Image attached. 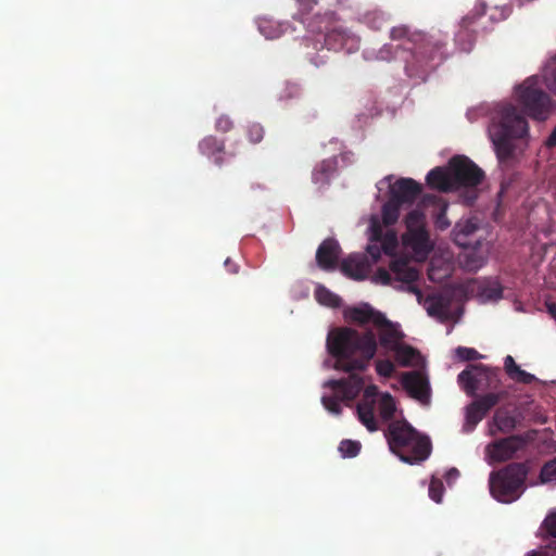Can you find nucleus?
I'll use <instances>...</instances> for the list:
<instances>
[{
    "mask_svg": "<svg viewBox=\"0 0 556 556\" xmlns=\"http://www.w3.org/2000/svg\"><path fill=\"white\" fill-rule=\"evenodd\" d=\"M327 350L336 358V369L350 372L348 378L331 379L324 384L333 390L334 395L323 396V405L328 412L340 415L342 412L340 402H352L364 389L363 377L353 371L365 370L375 356L376 334L372 330L361 333L348 327L336 328L327 336Z\"/></svg>",
    "mask_w": 556,
    "mask_h": 556,
    "instance_id": "f257e3e1",
    "label": "nucleus"
},
{
    "mask_svg": "<svg viewBox=\"0 0 556 556\" xmlns=\"http://www.w3.org/2000/svg\"><path fill=\"white\" fill-rule=\"evenodd\" d=\"M390 37L397 43H386L378 51L377 58L381 61L400 58L405 62L409 77L425 80L447 58V35L441 31L410 33L406 26H396L391 29Z\"/></svg>",
    "mask_w": 556,
    "mask_h": 556,
    "instance_id": "f03ea898",
    "label": "nucleus"
},
{
    "mask_svg": "<svg viewBox=\"0 0 556 556\" xmlns=\"http://www.w3.org/2000/svg\"><path fill=\"white\" fill-rule=\"evenodd\" d=\"M529 132L527 118L518 109L507 102L496 104L491 112L489 136L500 162L514 155L513 139H521Z\"/></svg>",
    "mask_w": 556,
    "mask_h": 556,
    "instance_id": "7ed1b4c3",
    "label": "nucleus"
},
{
    "mask_svg": "<svg viewBox=\"0 0 556 556\" xmlns=\"http://www.w3.org/2000/svg\"><path fill=\"white\" fill-rule=\"evenodd\" d=\"M484 177V172L468 156L455 155L450 159L445 168L438 166L431 169L426 181L432 189L448 192L459 188H476Z\"/></svg>",
    "mask_w": 556,
    "mask_h": 556,
    "instance_id": "20e7f679",
    "label": "nucleus"
},
{
    "mask_svg": "<svg viewBox=\"0 0 556 556\" xmlns=\"http://www.w3.org/2000/svg\"><path fill=\"white\" fill-rule=\"evenodd\" d=\"M386 437L390 450L407 464L424 462L431 453L430 440L420 435L406 421L391 422Z\"/></svg>",
    "mask_w": 556,
    "mask_h": 556,
    "instance_id": "39448f33",
    "label": "nucleus"
},
{
    "mask_svg": "<svg viewBox=\"0 0 556 556\" xmlns=\"http://www.w3.org/2000/svg\"><path fill=\"white\" fill-rule=\"evenodd\" d=\"M530 472L529 462H513L489 477L491 495L501 503L509 504L517 501L526 491V481Z\"/></svg>",
    "mask_w": 556,
    "mask_h": 556,
    "instance_id": "423d86ee",
    "label": "nucleus"
},
{
    "mask_svg": "<svg viewBox=\"0 0 556 556\" xmlns=\"http://www.w3.org/2000/svg\"><path fill=\"white\" fill-rule=\"evenodd\" d=\"M516 100L528 116L544 121L551 111V98L540 88L539 79L534 76L527 78L515 89Z\"/></svg>",
    "mask_w": 556,
    "mask_h": 556,
    "instance_id": "0eeeda50",
    "label": "nucleus"
},
{
    "mask_svg": "<svg viewBox=\"0 0 556 556\" xmlns=\"http://www.w3.org/2000/svg\"><path fill=\"white\" fill-rule=\"evenodd\" d=\"M405 225L404 244L416 255L427 257L433 250V243L427 229L425 214L418 208L410 211L405 217Z\"/></svg>",
    "mask_w": 556,
    "mask_h": 556,
    "instance_id": "6e6552de",
    "label": "nucleus"
},
{
    "mask_svg": "<svg viewBox=\"0 0 556 556\" xmlns=\"http://www.w3.org/2000/svg\"><path fill=\"white\" fill-rule=\"evenodd\" d=\"M389 267L390 270L382 267L378 268L374 276V280L381 285L389 286L392 283L393 275L395 281L402 282L406 286L405 288H401L402 290H406L416 295L421 294L420 289L416 285V281L420 277V273L416 267L410 265L408 260L395 258L391 261Z\"/></svg>",
    "mask_w": 556,
    "mask_h": 556,
    "instance_id": "1a4fd4ad",
    "label": "nucleus"
},
{
    "mask_svg": "<svg viewBox=\"0 0 556 556\" xmlns=\"http://www.w3.org/2000/svg\"><path fill=\"white\" fill-rule=\"evenodd\" d=\"M538 437V431L532 429L520 434H511L490 443L486 447L490 457L497 463H504L517 457L519 452L532 443Z\"/></svg>",
    "mask_w": 556,
    "mask_h": 556,
    "instance_id": "9d476101",
    "label": "nucleus"
},
{
    "mask_svg": "<svg viewBox=\"0 0 556 556\" xmlns=\"http://www.w3.org/2000/svg\"><path fill=\"white\" fill-rule=\"evenodd\" d=\"M501 369L491 368L483 364L470 365L458 375V382L463 384L468 395H475L483 386L497 388L501 383Z\"/></svg>",
    "mask_w": 556,
    "mask_h": 556,
    "instance_id": "9b49d317",
    "label": "nucleus"
},
{
    "mask_svg": "<svg viewBox=\"0 0 556 556\" xmlns=\"http://www.w3.org/2000/svg\"><path fill=\"white\" fill-rule=\"evenodd\" d=\"M325 46L328 50L352 53L358 50L359 39L342 26H333L325 34Z\"/></svg>",
    "mask_w": 556,
    "mask_h": 556,
    "instance_id": "f8f14e48",
    "label": "nucleus"
},
{
    "mask_svg": "<svg viewBox=\"0 0 556 556\" xmlns=\"http://www.w3.org/2000/svg\"><path fill=\"white\" fill-rule=\"evenodd\" d=\"M377 396L378 388L374 384L368 386L364 389L363 397L356 405L358 420L370 432L378 430V424L375 417Z\"/></svg>",
    "mask_w": 556,
    "mask_h": 556,
    "instance_id": "ddd939ff",
    "label": "nucleus"
},
{
    "mask_svg": "<svg viewBox=\"0 0 556 556\" xmlns=\"http://www.w3.org/2000/svg\"><path fill=\"white\" fill-rule=\"evenodd\" d=\"M421 192L422 186L413 178H400L390 186V199L400 205L413 204Z\"/></svg>",
    "mask_w": 556,
    "mask_h": 556,
    "instance_id": "4468645a",
    "label": "nucleus"
},
{
    "mask_svg": "<svg viewBox=\"0 0 556 556\" xmlns=\"http://www.w3.org/2000/svg\"><path fill=\"white\" fill-rule=\"evenodd\" d=\"M402 386L408 394L422 404L430 401V387L427 378L419 371L405 372L402 376Z\"/></svg>",
    "mask_w": 556,
    "mask_h": 556,
    "instance_id": "2eb2a0df",
    "label": "nucleus"
},
{
    "mask_svg": "<svg viewBox=\"0 0 556 556\" xmlns=\"http://www.w3.org/2000/svg\"><path fill=\"white\" fill-rule=\"evenodd\" d=\"M341 253L339 242L333 238H327L316 251V263L324 270H333L338 266Z\"/></svg>",
    "mask_w": 556,
    "mask_h": 556,
    "instance_id": "dca6fc26",
    "label": "nucleus"
},
{
    "mask_svg": "<svg viewBox=\"0 0 556 556\" xmlns=\"http://www.w3.org/2000/svg\"><path fill=\"white\" fill-rule=\"evenodd\" d=\"M370 241L379 242L382 251L392 255L397 248V237L392 230L383 231L381 223L377 218H372L370 222Z\"/></svg>",
    "mask_w": 556,
    "mask_h": 556,
    "instance_id": "f3484780",
    "label": "nucleus"
},
{
    "mask_svg": "<svg viewBox=\"0 0 556 556\" xmlns=\"http://www.w3.org/2000/svg\"><path fill=\"white\" fill-rule=\"evenodd\" d=\"M199 151L202 155L212 159L218 167L224 165L225 142L215 136H206L199 142Z\"/></svg>",
    "mask_w": 556,
    "mask_h": 556,
    "instance_id": "a211bd4d",
    "label": "nucleus"
},
{
    "mask_svg": "<svg viewBox=\"0 0 556 556\" xmlns=\"http://www.w3.org/2000/svg\"><path fill=\"white\" fill-rule=\"evenodd\" d=\"M346 317L358 325L371 323L374 326L384 320V314L372 308L369 304L364 303L359 306L351 307L346 312Z\"/></svg>",
    "mask_w": 556,
    "mask_h": 556,
    "instance_id": "6ab92c4d",
    "label": "nucleus"
},
{
    "mask_svg": "<svg viewBox=\"0 0 556 556\" xmlns=\"http://www.w3.org/2000/svg\"><path fill=\"white\" fill-rule=\"evenodd\" d=\"M375 327L378 328L379 341L383 348L392 350L401 343L403 333L399 330L397 325L390 321L386 316L384 320L376 324Z\"/></svg>",
    "mask_w": 556,
    "mask_h": 556,
    "instance_id": "aec40b11",
    "label": "nucleus"
},
{
    "mask_svg": "<svg viewBox=\"0 0 556 556\" xmlns=\"http://www.w3.org/2000/svg\"><path fill=\"white\" fill-rule=\"evenodd\" d=\"M427 313L429 316L437 318L441 323H445L451 319V299L438 294L429 296L427 300Z\"/></svg>",
    "mask_w": 556,
    "mask_h": 556,
    "instance_id": "412c9836",
    "label": "nucleus"
},
{
    "mask_svg": "<svg viewBox=\"0 0 556 556\" xmlns=\"http://www.w3.org/2000/svg\"><path fill=\"white\" fill-rule=\"evenodd\" d=\"M478 228V224L471 218L457 222L452 231L453 241L458 247L469 248L471 245L470 237Z\"/></svg>",
    "mask_w": 556,
    "mask_h": 556,
    "instance_id": "4be33fe9",
    "label": "nucleus"
},
{
    "mask_svg": "<svg viewBox=\"0 0 556 556\" xmlns=\"http://www.w3.org/2000/svg\"><path fill=\"white\" fill-rule=\"evenodd\" d=\"M338 167L337 157H329L318 163L312 173V180L320 187L327 186Z\"/></svg>",
    "mask_w": 556,
    "mask_h": 556,
    "instance_id": "5701e85b",
    "label": "nucleus"
},
{
    "mask_svg": "<svg viewBox=\"0 0 556 556\" xmlns=\"http://www.w3.org/2000/svg\"><path fill=\"white\" fill-rule=\"evenodd\" d=\"M341 270L348 277L362 280L366 276L367 262L364 256L350 255L342 261Z\"/></svg>",
    "mask_w": 556,
    "mask_h": 556,
    "instance_id": "b1692460",
    "label": "nucleus"
},
{
    "mask_svg": "<svg viewBox=\"0 0 556 556\" xmlns=\"http://www.w3.org/2000/svg\"><path fill=\"white\" fill-rule=\"evenodd\" d=\"M493 420L500 432L510 433L520 425L521 416L500 408L495 412Z\"/></svg>",
    "mask_w": 556,
    "mask_h": 556,
    "instance_id": "393cba45",
    "label": "nucleus"
},
{
    "mask_svg": "<svg viewBox=\"0 0 556 556\" xmlns=\"http://www.w3.org/2000/svg\"><path fill=\"white\" fill-rule=\"evenodd\" d=\"M504 369L507 376L518 383L531 384L536 380L535 376L521 369L515 362L514 357L507 355L504 359Z\"/></svg>",
    "mask_w": 556,
    "mask_h": 556,
    "instance_id": "a878e982",
    "label": "nucleus"
},
{
    "mask_svg": "<svg viewBox=\"0 0 556 556\" xmlns=\"http://www.w3.org/2000/svg\"><path fill=\"white\" fill-rule=\"evenodd\" d=\"M425 203H432L435 206V214H434V226L437 229L443 231L446 230L451 226V222L448 220L446 216L447 211V203L444 202L442 199L435 197V195H426L424 198Z\"/></svg>",
    "mask_w": 556,
    "mask_h": 556,
    "instance_id": "bb28decb",
    "label": "nucleus"
},
{
    "mask_svg": "<svg viewBox=\"0 0 556 556\" xmlns=\"http://www.w3.org/2000/svg\"><path fill=\"white\" fill-rule=\"evenodd\" d=\"M395 353V358L402 366H409L418 356V351L410 345L399 344L392 349Z\"/></svg>",
    "mask_w": 556,
    "mask_h": 556,
    "instance_id": "cd10ccee",
    "label": "nucleus"
},
{
    "mask_svg": "<svg viewBox=\"0 0 556 556\" xmlns=\"http://www.w3.org/2000/svg\"><path fill=\"white\" fill-rule=\"evenodd\" d=\"M402 205L389 198L382 206V223L384 226L394 225L400 216V208Z\"/></svg>",
    "mask_w": 556,
    "mask_h": 556,
    "instance_id": "c85d7f7f",
    "label": "nucleus"
},
{
    "mask_svg": "<svg viewBox=\"0 0 556 556\" xmlns=\"http://www.w3.org/2000/svg\"><path fill=\"white\" fill-rule=\"evenodd\" d=\"M378 409L382 420L388 421L393 418L396 407L391 394L383 393L380 396Z\"/></svg>",
    "mask_w": 556,
    "mask_h": 556,
    "instance_id": "c756f323",
    "label": "nucleus"
},
{
    "mask_svg": "<svg viewBox=\"0 0 556 556\" xmlns=\"http://www.w3.org/2000/svg\"><path fill=\"white\" fill-rule=\"evenodd\" d=\"M505 395V392L500 393H486L480 397H478L476 401H473V404L476 407H478L480 410H482V414H485L493 408L501 399Z\"/></svg>",
    "mask_w": 556,
    "mask_h": 556,
    "instance_id": "7c9ffc66",
    "label": "nucleus"
},
{
    "mask_svg": "<svg viewBox=\"0 0 556 556\" xmlns=\"http://www.w3.org/2000/svg\"><path fill=\"white\" fill-rule=\"evenodd\" d=\"M315 296L320 304L329 307H338L341 303V299L324 286L317 287Z\"/></svg>",
    "mask_w": 556,
    "mask_h": 556,
    "instance_id": "2f4dec72",
    "label": "nucleus"
},
{
    "mask_svg": "<svg viewBox=\"0 0 556 556\" xmlns=\"http://www.w3.org/2000/svg\"><path fill=\"white\" fill-rule=\"evenodd\" d=\"M484 416L485 414H482V410L476 407L473 402L468 405L466 412V422L464 426L465 431H472L475 427L484 418Z\"/></svg>",
    "mask_w": 556,
    "mask_h": 556,
    "instance_id": "473e14b6",
    "label": "nucleus"
},
{
    "mask_svg": "<svg viewBox=\"0 0 556 556\" xmlns=\"http://www.w3.org/2000/svg\"><path fill=\"white\" fill-rule=\"evenodd\" d=\"M539 479L543 484H556V456L544 463L540 470Z\"/></svg>",
    "mask_w": 556,
    "mask_h": 556,
    "instance_id": "72a5a7b5",
    "label": "nucleus"
},
{
    "mask_svg": "<svg viewBox=\"0 0 556 556\" xmlns=\"http://www.w3.org/2000/svg\"><path fill=\"white\" fill-rule=\"evenodd\" d=\"M545 84L549 90L556 93V58L549 60L544 70Z\"/></svg>",
    "mask_w": 556,
    "mask_h": 556,
    "instance_id": "f704fd0d",
    "label": "nucleus"
},
{
    "mask_svg": "<svg viewBox=\"0 0 556 556\" xmlns=\"http://www.w3.org/2000/svg\"><path fill=\"white\" fill-rule=\"evenodd\" d=\"M481 293L488 300L497 301L503 296V287L498 281H492L482 288Z\"/></svg>",
    "mask_w": 556,
    "mask_h": 556,
    "instance_id": "c9c22d12",
    "label": "nucleus"
},
{
    "mask_svg": "<svg viewBox=\"0 0 556 556\" xmlns=\"http://www.w3.org/2000/svg\"><path fill=\"white\" fill-rule=\"evenodd\" d=\"M339 451L343 457H355L361 451L358 441L343 440L339 445Z\"/></svg>",
    "mask_w": 556,
    "mask_h": 556,
    "instance_id": "e433bc0d",
    "label": "nucleus"
},
{
    "mask_svg": "<svg viewBox=\"0 0 556 556\" xmlns=\"http://www.w3.org/2000/svg\"><path fill=\"white\" fill-rule=\"evenodd\" d=\"M444 493V485L440 479L432 478L429 484V496L435 503H441Z\"/></svg>",
    "mask_w": 556,
    "mask_h": 556,
    "instance_id": "4c0bfd02",
    "label": "nucleus"
},
{
    "mask_svg": "<svg viewBox=\"0 0 556 556\" xmlns=\"http://www.w3.org/2000/svg\"><path fill=\"white\" fill-rule=\"evenodd\" d=\"M486 4L485 2L481 1L476 4L475 13L467 14L462 20V27L465 29H468L469 26H471L477 16H482L485 13Z\"/></svg>",
    "mask_w": 556,
    "mask_h": 556,
    "instance_id": "58836bf2",
    "label": "nucleus"
},
{
    "mask_svg": "<svg viewBox=\"0 0 556 556\" xmlns=\"http://www.w3.org/2000/svg\"><path fill=\"white\" fill-rule=\"evenodd\" d=\"M542 530L547 536L556 539V509L546 515L542 522Z\"/></svg>",
    "mask_w": 556,
    "mask_h": 556,
    "instance_id": "ea45409f",
    "label": "nucleus"
},
{
    "mask_svg": "<svg viewBox=\"0 0 556 556\" xmlns=\"http://www.w3.org/2000/svg\"><path fill=\"white\" fill-rule=\"evenodd\" d=\"M247 135L252 143H258L264 137V128L258 123H251L247 127Z\"/></svg>",
    "mask_w": 556,
    "mask_h": 556,
    "instance_id": "a19ab883",
    "label": "nucleus"
},
{
    "mask_svg": "<svg viewBox=\"0 0 556 556\" xmlns=\"http://www.w3.org/2000/svg\"><path fill=\"white\" fill-rule=\"evenodd\" d=\"M395 370L393 363L389 359H378L376 362V371L379 376L390 378Z\"/></svg>",
    "mask_w": 556,
    "mask_h": 556,
    "instance_id": "79ce46f5",
    "label": "nucleus"
},
{
    "mask_svg": "<svg viewBox=\"0 0 556 556\" xmlns=\"http://www.w3.org/2000/svg\"><path fill=\"white\" fill-rule=\"evenodd\" d=\"M456 355L462 361H475L482 357L477 350L466 346H458L456 349Z\"/></svg>",
    "mask_w": 556,
    "mask_h": 556,
    "instance_id": "37998d69",
    "label": "nucleus"
},
{
    "mask_svg": "<svg viewBox=\"0 0 556 556\" xmlns=\"http://www.w3.org/2000/svg\"><path fill=\"white\" fill-rule=\"evenodd\" d=\"M233 123L227 115H220L215 123V128L220 132H228L232 129Z\"/></svg>",
    "mask_w": 556,
    "mask_h": 556,
    "instance_id": "c03bdc74",
    "label": "nucleus"
},
{
    "mask_svg": "<svg viewBox=\"0 0 556 556\" xmlns=\"http://www.w3.org/2000/svg\"><path fill=\"white\" fill-rule=\"evenodd\" d=\"M366 21L371 25L372 28L379 29L383 24V14L378 12H370L365 15Z\"/></svg>",
    "mask_w": 556,
    "mask_h": 556,
    "instance_id": "a18cd8bd",
    "label": "nucleus"
},
{
    "mask_svg": "<svg viewBox=\"0 0 556 556\" xmlns=\"http://www.w3.org/2000/svg\"><path fill=\"white\" fill-rule=\"evenodd\" d=\"M528 556H556V541L549 543L540 551H533Z\"/></svg>",
    "mask_w": 556,
    "mask_h": 556,
    "instance_id": "49530a36",
    "label": "nucleus"
},
{
    "mask_svg": "<svg viewBox=\"0 0 556 556\" xmlns=\"http://www.w3.org/2000/svg\"><path fill=\"white\" fill-rule=\"evenodd\" d=\"M299 2V10L301 11V14H307L311 12L313 7L318 3V0H298Z\"/></svg>",
    "mask_w": 556,
    "mask_h": 556,
    "instance_id": "de8ad7c7",
    "label": "nucleus"
},
{
    "mask_svg": "<svg viewBox=\"0 0 556 556\" xmlns=\"http://www.w3.org/2000/svg\"><path fill=\"white\" fill-rule=\"evenodd\" d=\"M337 4L342 9L358 10L361 0H336Z\"/></svg>",
    "mask_w": 556,
    "mask_h": 556,
    "instance_id": "09e8293b",
    "label": "nucleus"
},
{
    "mask_svg": "<svg viewBox=\"0 0 556 556\" xmlns=\"http://www.w3.org/2000/svg\"><path fill=\"white\" fill-rule=\"evenodd\" d=\"M378 242L371 243L367 247V253L371 256L374 262H377L381 256V245L377 244Z\"/></svg>",
    "mask_w": 556,
    "mask_h": 556,
    "instance_id": "8fccbe9b",
    "label": "nucleus"
},
{
    "mask_svg": "<svg viewBox=\"0 0 556 556\" xmlns=\"http://www.w3.org/2000/svg\"><path fill=\"white\" fill-rule=\"evenodd\" d=\"M458 476H459V471L456 468H451L445 473V478H446L447 481L453 480V479H457Z\"/></svg>",
    "mask_w": 556,
    "mask_h": 556,
    "instance_id": "3c124183",
    "label": "nucleus"
},
{
    "mask_svg": "<svg viewBox=\"0 0 556 556\" xmlns=\"http://www.w3.org/2000/svg\"><path fill=\"white\" fill-rule=\"evenodd\" d=\"M547 147H556V127L553 129L548 138L546 139Z\"/></svg>",
    "mask_w": 556,
    "mask_h": 556,
    "instance_id": "603ef678",
    "label": "nucleus"
},
{
    "mask_svg": "<svg viewBox=\"0 0 556 556\" xmlns=\"http://www.w3.org/2000/svg\"><path fill=\"white\" fill-rule=\"evenodd\" d=\"M225 266L227 267V269L232 273V274H237L238 273V265H236L230 258H227L225 261Z\"/></svg>",
    "mask_w": 556,
    "mask_h": 556,
    "instance_id": "864d4df0",
    "label": "nucleus"
},
{
    "mask_svg": "<svg viewBox=\"0 0 556 556\" xmlns=\"http://www.w3.org/2000/svg\"><path fill=\"white\" fill-rule=\"evenodd\" d=\"M267 26H269V23L268 22H263L260 24V31L266 37V38H274L275 36L267 33L266 31V28Z\"/></svg>",
    "mask_w": 556,
    "mask_h": 556,
    "instance_id": "5fc2aeb1",
    "label": "nucleus"
},
{
    "mask_svg": "<svg viewBox=\"0 0 556 556\" xmlns=\"http://www.w3.org/2000/svg\"><path fill=\"white\" fill-rule=\"evenodd\" d=\"M548 314L556 320V303H546Z\"/></svg>",
    "mask_w": 556,
    "mask_h": 556,
    "instance_id": "6e6d98bb",
    "label": "nucleus"
},
{
    "mask_svg": "<svg viewBox=\"0 0 556 556\" xmlns=\"http://www.w3.org/2000/svg\"><path fill=\"white\" fill-rule=\"evenodd\" d=\"M476 199H477V193L473 192L469 198L466 197L465 201L467 204H472L476 201Z\"/></svg>",
    "mask_w": 556,
    "mask_h": 556,
    "instance_id": "4d7b16f0",
    "label": "nucleus"
},
{
    "mask_svg": "<svg viewBox=\"0 0 556 556\" xmlns=\"http://www.w3.org/2000/svg\"><path fill=\"white\" fill-rule=\"evenodd\" d=\"M507 14H504V11L502 12V18H506Z\"/></svg>",
    "mask_w": 556,
    "mask_h": 556,
    "instance_id": "13d9d810",
    "label": "nucleus"
}]
</instances>
